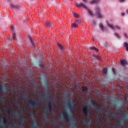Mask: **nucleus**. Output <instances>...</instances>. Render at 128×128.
<instances>
[{
	"instance_id": "aec40b11",
	"label": "nucleus",
	"mask_w": 128,
	"mask_h": 128,
	"mask_svg": "<svg viewBox=\"0 0 128 128\" xmlns=\"http://www.w3.org/2000/svg\"><path fill=\"white\" fill-rule=\"evenodd\" d=\"M46 24L48 26H51V27L54 26V24H52V23L48 21H46Z\"/></svg>"
},
{
	"instance_id": "8fccbe9b",
	"label": "nucleus",
	"mask_w": 128,
	"mask_h": 128,
	"mask_svg": "<svg viewBox=\"0 0 128 128\" xmlns=\"http://www.w3.org/2000/svg\"><path fill=\"white\" fill-rule=\"evenodd\" d=\"M30 40L32 44L34 46V42H32V38H30Z\"/></svg>"
},
{
	"instance_id": "69168bd1",
	"label": "nucleus",
	"mask_w": 128,
	"mask_h": 128,
	"mask_svg": "<svg viewBox=\"0 0 128 128\" xmlns=\"http://www.w3.org/2000/svg\"><path fill=\"white\" fill-rule=\"evenodd\" d=\"M22 104H24V100H23Z\"/></svg>"
},
{
	"instance_id": "393cba45",
	"label": "nucleus",
	"mask_w": 128,
	"mask_h": 128,
	"mask_svg": "<svg viewBox=\"0 0 128 128\" xmlns=\"http://www.w3.org/2000/svg\"><path fill=\"white\" fill-rule=\"evenodd\" d=\"M75 22L78 26V24H81L82 26V21H80V20H78L75 21Z\"/></svg>"
},
{
	"instance_id": "cd10ccee",
	"label": "nucleus",
	"mask_w": 128,
	"mask_h": 128,
	"mask_svg": "<svg viewBox=\"0 0 128 128\" xmlns=\"http://www.w3.org/2000/svg\"><path fill=\"white\" fill-rule=\"evenodd\" d=\"M73 16H74L75 18H80V14H78L77 13L73 14Z\"/></svg>"
},
{
	"instance_id": "6e6d98bb",
	"label": "nucleus",
	"mask_w": 128,
	"mask_h": 128,
	"mask_svg": "<svg viewBox=\"0 0 128 128\" xmlns=\"http://www.w3.org/2000/svg\"><path fill=\"white\" fill-rule=\"evenodd\" d=\"M119 2H124V0H119Z\"/></svg>"
},
{
	"instance_id": "f3484780",
	"label": "nucleus",
	"mask_w": 128,
	"mask_h": 128,
	"mask_svg": "<svg viewBox=\"0 0 128 128\" xmlns=\"http://www.w3.org/2000/svg\"><path fill=\"white\" fill-rule=\"evenodd\" d=\"M90 50H95V52H100V50L98 49V48H96V47L92 46V47H90Z\"/></svg>"
},
{
	"instance_id": "864d4df0",
	"label": "nucleus",
	"mask_w": 128,
	"mask_h": 128,
	"mask_svg": "<svg viewBox=\"0 0 128 128\" xmlns=\"http://www.w3.org/2000/svg\"><path fill=\"white\" fill-rule=\"evenodd\" d=\"M84 2H88V0H82Z\"/></svg>"
},
{
	"instance_id": "39448f33",
	"label": "nucleus",
	"mask_w": 128,
	"mask_h": 128,
	"mask_svg": "<svg viewBox=\"0 0 128 128\" xmlns=\"http://www.w3.org/2000/svg\"><path fill=\"white\" fill-rule=\"evenodd\" d=\"M82 112L84 114V116H86L88 118H90V107H88V106L85 105L83 106Z\"/></svg>"
},
{
	"instance_id": "49530a36",
	"label": "nucleus",
	"mask_w": 128,
	"mask_h": 128,
	"mask_svg": "<svg viewBox=\"0 0 128 128\" xmlns=\"http://www.w3.org/2000/svg\"><path fill=\"white\" fill-rule=\"evenodd\" d=\"M18 124H16V122H14V125L15 126H18Z\"/></svg>"
},
{
	"instance_id": "ea45409f",
	"label": "nucleus",
	"mask_w": 128,
	"mask_h": 128,
	"mask_svg": "<svg viewBox=\"0 0 128 128\" xmlns=\"http://www.w3.org/2000/svg\"><path fill=\"white\" fill-rule=\"evenodd\" d=\"M24 98H26V100H28V95L27 94H24Z\"/></svg>"
},
{
	"instance_id": "4d7b16f0",
	"label": "nucleus",
	"mask_w": 128,
	"mask_h": 128,
	"mask_svg": "<svg viewBox=\"0 0 128 128\" xmlns=\"http://www.w3.org/2000/svg\"><path fill=\"white\" fill-rule=\"evenodd\" d=\"M122 16H124V12L122 14Z\"/></svg>"
},
{
	"instance_id": "774afa93",
	"label": "nucleus",
	"mask_w": 128,
	"mask_h": 128,
	"mask_svg": "<svg viewBox=\"0 0 128 128\" xmlns=\"http://www.w3.org/2000/svg\"><path fill=\"white\" fill-rule=\"evenodd\" d=\"M42 16H42V15L41 17H42Z\"/></svg>"
},
{
	"instance_id": "37998d69",
	"label": "nucleus",
	"mask_w": 128,
	"mask_h": 128,
	"mask_svg": "<svg viewBox=\"0 0 128 128\" xmlns=\"http://www.w3.org/2000/svg\"><path fill=\"white\" fill-rule=\"evenodd\" d=\"M107 116L108 118V124H110V117H108V114L107 115Z\"/></svg>"
},
{
	"instance_id": "a878e982",
	"label": "nucleus",
	"mask_w": 128,
	"mask_h": 128,
	"mask_svg": "<svg viewBox=\"0 0 128 128\" xmlns=\"http://www.w3.org/2000/svg\"><path fill=\"white\" fill-rule=\"evenodd\" d=\"M32 120L34 122V124H36V117L34 116V114L32 116Z\"/></svg>"
},
{
	"instance_id": "ddd939ff",
	"label": "nucleus",
	"mask_w": 128,
	"mask_h": 128,
	"mask_svg": "<svg viewBox=\"0 0 128 128\" xmlns=\"http://www.w3.org/2000/svg\"><path fill=\"white\" fill-rule=\"evenodd\" d=\"M46 100H52V92H48L46 95Z\"/></svg>"
},
{
	"instance_id": "a211bd4d",
	"label": "nucleus",
	"mask_w": 128,
	"mask_h": 128,
	"mask_svg": "<svg viewBox=\"0 0 128 128\" xmlns=\"http://www.w3.org/2000/svg\"><path fill=\"white\" fill-rule=\"evenodd\" d=\"M112 116H115V118H120V120H122V117L119 116H118V114H116L115 112H114L113 114H112Z\"/></svg>"
},
{
	"instance_id": "603ef678",
	"label": "nucleus",
	"mask_w": 128,
	"mask_h": 128,
	"mask_svg": "<svg viewBox=\"0 0 128 128\" xmlns=\"http://www.w3.org/2000/svg\"><path fill=\"white\" fill-rule=\"evenodd\" d=\"M33 92H38V90L34 89L33 90Z\"/></svg>"
},
{
	"instance_id": "423d86ee",
	"label": "nucleus",
	"mask_w": 128,
	"mask_h": 128,
	"mask_svg": "<svg viewBox=\"0 0 128 128\" xmlns=\"http://www.w3.org/2000/svg\"><path fill=\"white\" fill-rule=\"evenodd\" d=\"M2 122H4V123H2L0 126H3V128H7L8 126V120L7 118H6L4 117H2Z\"/></svg>"
},
{
	"instance_id": "2eb2a0df",
	"label": "nucleus",
	"mask_w": 128,
	"mask_h": 128,
	"mask_svg": "<svg viewBox=\"0 0 128 128\" xmlns=\"http://www.w3.org/2000/svg\"><path fill=\"white\" fill-rule=\"evenodd\" d=\"M71 28H78V26L76 24V22H74V23L71 24Z\"/></svg>"
},
{
	"instance_id": "f8f14e48",
	"label": "nucleus",
	"mask_w": 128,
	"mask_h": 128,
	"mask_svg": "<svg viewBox=\"0 0 128 128\" xmlns=\"http://www.w3.org/2000/svg\"><path fill=\"white\" fill-rule=\"evenodd\" d=\"M63 116L64 117V119L66 122H68L70 120V117L68 116V112L66 110H64L63 112Z\"/></svg>"
},
{
	"instance_id": "2f4dec72",
	"label": "nucleus",
	"mask_w": 128,
	"mask_h": 128,
	"mask_svg": "<svg viewBox=\"0 0 128 128\" xmlns=\"http://www.w3.org/2000/svg\"><path fill=\"white\" fill-rule=\"evenodd\" d=\"M26 120H28V118H23L22 119V122H24H24H26Z\"/></svg>"
},
{
	"instance_id": "79ce46f5",
	"label": "nucleus",
	"mask_w": 128,
	"mask_h": 128,
	"mask_svg": "<svg viewBox=\"0 0 128 128\" xmlns=\"http://www.w3.org/2000/svg\"><path fill=\"white\" fill-rule=\"evenodd\" d=\"M53 122H54V124H53V126H56V120H53Z\"/></svg>"
},
{
	"instance_id": "e433bc0d",
	"label": "nucleus",
	"mask_w": 128,
	"mask_h": 128,
	"mask_svg": "<svg viewBox=\"0 0 128 128\" xmlns=\"http://www.w3.org/2000/svg\"><path fill=\"white\" fill-rule=\"evenodd\" d=\"M12 38H16V32H12Z\"/></svg>"
},
{
	"instance_id": "0e129e2a",
	"label": "nucleus",
	"mask_w": 128,
	"mask_h": 128,
	"mask_svg": "<svg viewBox=\"0 0 128 128\" xmlns=\"http://www.w3.org/2000/svg\"><path fill=\"white\" fill-rule=\"evenodd\" d=\"M9 128H12V125H10V126H9Z\"/></svg>"
},
{
	"instance_id": "7c9ffc66",
	"label": "nucleus",
	"mask_w": 128,
	"mask_h": 128,
	"mask_svg": "<svg viewBox=\"0 0 128 128\" xmlns=\"http://www.w3.org/2000/svg\"><path fill=\"white\" fill-rule=\"evenodd\" d=\"M48 104H52V99L48 100Z\"/></svg>"
},
{
	"instance_id": "f257e3e1",
	"label": "nucleus",
	"mask_w": 128,
	"mask_h": 128,
	"mask_svg": "<svg viewBox=\"0 0 128 128\" xmlns=\"http://www.w3.org/2000/svg\"><path fill=\"white\" fill-rule=\"evenodd\" d=\"M66 104L68 107V109L69 110L70 112V116L72 117L73 118L71 120V122L72 124H74V127L76 128H78L76 127V118L74 116L72 115V110H75L76 108V104L74 103V101L72 100V99H69L66 100Z\"/></svg>"
},
{
	"instance_id": "f03ea898",
	"label": "nucleus",
	"mask_w": 128,
	"mask_h": 128,
	"mask_svg": "<svg viewBox=\"0 0 128 128\" xmlns=\"http://www.w3.org/2000/svg\"><path fill=\"white\" fill-rule=\"evenodd\" d=\"M90 104L92 108H96V110H98V112H102V110H104V108H98L100 104L96 101V100H90Z\"/></svg>"
},
{
	"instance_id": "473e14b6",
	"label": "nucleus",
	"mask_w": 128,
	"mask_h": 128,
	"mask_svg": "<svg viewBox=\"0 0 128 128\" xmlns=\"http://www.w3.org/2000/svg\"><path fill=\"white\" fill-rule=\"evenodd\" d=\"M85 90H88V87L82 86V91L85 92Z\"/></svg>"
},
{
	"instance_id": "de8ad7c7",
	"label": "nucleus",
	"mask_w": 128,
	"mask_h": 128,
	"mask_svg": "<svg viewBox=\"0 0 128 128\" xmlns=\"http://www.w3.org/2000/svg\"><path fill=\"white\" fill-rule=\"evenodd\" d=\"M124 36H125V38H128V34H126V33H124Z\"/></svg>"
},
{
	"instance_id": "338daca9",
	"label": "nucleus",
	"mask_w": 128,
	"mask_h": 128,
	"mask_svg": "<svg viewBox=\"0 0 128 128\" xmlns=\"http://www.w3.org/2000/svg\"><path fill=\"white\" fill-rule=\"evenodd\" d=\"M110 125L112 126V124H110Z\"/></svg>"
},
{
	"instance_id": "dca6fc26",
	"label": "nucleus",
	"mask_w": 128,
	"mask_h": 128,
	"mask_svg": "<svg viewBox=\"0 0 128 128\" xmlns=\"http://www.w3.org/2000/svg\"><path fill=\"white\" fill-rule=\"evenodd\" d=\"M4 108L6 114H7V116H10V114H12V112H10V110H8L6 107H5Z\"/></svg>"
},
{
	"instance_id": "9d476101",
	"label": "nucleus",
	"mask_w": 128,
	"mask_h": 128,
	"mask_svg": "<svg viewBox=\"0 0 128 128\" xmlns=\"http://www.w3.org/2000/svg\"><path fill=\"white\" fill-rule=\"evenodd\" d=\"M48 108L46 110V111L48 110V112H54V114H56V112L52 108V104H48Z\"/></svg>"
},
{
	"instance_id": "680f3d73",
	"label": "nucleus",
	"mask_w": 128,
	"mask_h": 128,
	"mask_svg": "<svg viewBox=\"0 0 128 128\" xmlns=\"http://www.w3.org/2000/svg\"><path fill=\"white\" fill-rule=\"evenodd\" d=\"M44 98H41V100H40V102H42V100H44Z\"/></svg>"
},
{
	"instance_id": "6ab92c4d",
	"label": "nucleus",
	"mask_w": 128,
	"mask_h": 128,
	"mask_svg": "<svg viewBox=\"0 0 128 128\" xmlns=\"http://www.w3.org/2000/svg\"><path fill=\"white\" fill-rule=\"evenodd\" d=\"M14 114L16 116V118H18L20 116V113H18L17 111L14 112Z\"/></svg>"
},
{
	"instance_id": "412c9836",
	"label": "nucleus",
	"mask_w": 128,
	"mask_h": 128,
	"mask_svg": "<svg viewBox=\"0 0 128 128\" xmlns=\"http://www.w3.org/2000/svg\"><path fill=\"white\" fill-rule=\"evenodd\" d=\"M100 28L102 32H104V30H106V28L104 26V25H102V24H100Z\"/></svg>"
},
{
	"instance_id": "052dcab7",
	"label": "nucleus",
	"mask_w": 128,
	"mask_h": 128,
	"mask_svg": "<svg viewBox=\"0 0 128 128\" xmlns=\"http://www.w3.org/2000/svg\"><path fill=\"white\" fill-rule=\"evenodd\" d=\"M122 126H124V122H122Z\"/></svg>"
},
{
	"instance_id": "e2e57ef3",
	"label": "nucleus",
	"mask_w": 128,
	"mask_h": 128,
	"mask_svg": "<svg viewBox=\"0 0 128 128\" xmlns=\"http://www.w3.org/2000/svg\"><path fill=\"white\" fill-rule=\"evenodd\" d=\"M54 102H56V104H58V102H56V100H54Z\"/></svg>"
},
{
	"instance_id": "13d9d810",
	"label": "nucleus",
	"mask_w": 128,
	"mask_h": 128,
	"mask_svg": "<svg viewBox=\"0 0 128 128\" xmlns=\"http://www.w3.org/2000/svg\"><path fill=\"white\" fill-rule=\"evenodd\" d=\"M0 112H2V108L0 107Z\"/></svg>"
},
{
	"instance_id": "09e8293b",
	"label": "nucleus",
	"mask_w": 128,
	"mask_h": 128,
	"mask_svg": "<svg viewBox=\"0 0 128 128\" xmlns=\"http://www.w3.org/2000/svg\"><path fill=\"white\" fill-rule=\"evenodd\" d=\"M84 124H88V122L86 121V119H84Z\"/></svg>"
},
{
	"instance_id": "c03bdc74",
	"label": "nucleus",
	"mask_w": 128,
	"mask_h": 128,
	"mask_svg": "<svg viewBox=\"0 0 128 128\" xmlns=\"http://www.w3.org/2000/svg\"><path fill=\"white\" fill-rule=\"evenodd\" d=\"M18 106H19V108H20V110H22V107H20V103H19V102H18Z\"/></svg>"
},
{
	"instance_id": "5701e85b",
	"label": "nucleus",
	"mask_w": 128,
	"mask_h": 128,
	"mask_svg": "<svg viewBox=\"0 0 128 128\" xmlns=\"http://www.w3.org/2000/svg\"><path fill=\"white\" fill-rule=\"evenodd\" d=\"M4 98L6 97H1L0 98V102H2V104H6V102L4 101Z\"/></svg>"
},
{
	"instance_id": "7ed1b4c3",
	"label": "nucleus",
	"mask_w": 128,
	"mask_h": 128,
	"mask_svg": "<svg viewBox=\"0 0 128 128\" xmlns=\"http://www.w3.org/2000/svg\"><path fill=\"white\" fill-rule=\"evenodd\" d=\"M76 6H78V8H84L86 10H88V14L90 16H94L92 11L90 10L88 8V6H86L82 2H81L80 4H77Z\"/></svg>"
},
{
	"instance_id": "bf43d9fd",
	"label": "nucleus",
	"mask_w": 128,
	"mask_h": 128,
	"mask_svg": "<svg viewBox=\"0 0 128 128\" xmlns=\"http://www.w3.org/2000/svg\"><path fill=\"white\" fill-rule=\"evenodd\" d=\"M59 128H64V126H60Z\"/></svg>"
},
{
	"instance_id": "c756f323",
	"label": "nucleus",
	"mask_w": 128,
	"mask_h": 128,
	"mask_svg": "<svg viewBox=\"0 0 128 128\" xmlns=\"http://www.w3.org/2000/svg\"><path fill=\"white\" fill-rule=\"evenodd\" d=\"M58 46H59L60 50H64V47H62V46L60 45V44H58Z\"/></svg>"
},
{
	"instance_id": "4468645a",
	"label": "nucleus",
	"mask_w": 128,
	"mask_h": 128,
	"mask_svg": "<svg viewBox=\"0 0 128 128\" xmlns=\"http://www.w3.org/2000/svg\"><path fill=\"white\" fill-rule=\"evenodd\" d=\"M120 64L121 66H127L128 64V61L126 60H120Z\"/></svg>"
},
{
	"instance_id": "5fc2aeb1",
	"label": "nucleus",
	"mask_w": 128,
	"mask_h": 128,
	"mask_svg": "<svg viewBox=\"0 0 128 128\" xmlns=\"http://www.w3.org/2000/svg\"><path fill=\"white\" fill-rule=\"evenodd\" d=\"M98 120H100V115H98Z\"/></svg>"
},
{
	"instance_id": "58836bf2",
	"label": "nucleus",
	"mask_w": 128,
	"mask_h": 128,
	"mask_svg": "<svg viewBox=\"0 0 128 128\" xmlns=\"http://www.w3.org/2000/svg\"><path fill=\"white\" fill-rule=\"evenodd\" d=\"M11 30L12 32H16L14 31V26H12Z\"/></svg>"
},
{
	"instance_id": "20e7f679",
	"label": "nucleus",
	"mask_w": 128,
	"mask_h": 128,
	"mask_svg": "<svg viewBox=\"0 0 128 128\" xmlns=\"http://www.w3.org/2000/svg\"><path fill=\"white\" fill-rule=\"evenodd\" d=\"M28 104L32 108L38 106V102H36L35 98L34 99H31L30 100H28Z\"/></svg>"
},
{
	"instance_id": "a18cd8bd",
	"label": "nucleus",
	"mask_w": 128,
	"mask_h": 128,
	"mask_svg": "<svg viewBox=\"0 0 128 128\" xmlns=\"http://www.w3.org/2000/svg\"><path fill=\"white\" fill-rule=\"evenodd\" d=\"M44 118H45V120L46 119V118H48V116H46V114H44Z\"/></svg>"
},
{
	"instance_id": "f704fd0d",
	"label": "nucleus",
	"mask_w": 128,
	"mask_h": 128,
	"mask_svg": "<svg viewBox=\"0 0 128 128\" xmlns=\"http://www.w3.org/2000/svg\"><path fill=\"white\" fill-rule=\"evenodd\" d=\"M115 36L118 38H120V36L118 34V33H115Z\"/></svg>"
},
{
	"instance_id": "72a5a7b5",
	"label": "nucleus",
	"mask_w": 128,
	"mask_h": 128,
	"mask_svg": "<svg viewBox=\"0 0 128 128\" xmlns=\"http://www.w3.org/2000/svg\"><path fill=\"white\" fill-rule=\"evenodd\" d=\"M46 122H50V118H48V117H46V119H45Z\"/></svg>"
},
{
	"instance_id": "bb28decb",
	"label": "nucleus",
	"mask_w": 128,
	"mask_h": 128,
	"mask_svg": "<svg viewBox=\"0 0 128 128\" xmlns=\"http://www.w3.org/2000/svg\"><path fill=\"white\" fill-rule=\"evenodd\" d=\"M100 2V0H93L91 2V4H96L97 2Z\"/></svg>"
},
{
	"instance_id": "a19ab883",
	"label": "nucleus",
	"mask_w": 128,
	"mask_h": 128,
	"mask_svg": "<svg viewBox=\"0 0 128 128\" xmlns=\"http://www.w3.org/2000/svg\"><path fill=\"white\" fill-rule=\"evenodd\" d=\"M112 70L113 74H116V69H114V68H112Z\"/></svg>"
},
{
	"instance_id": "0eeeda50",
	"label": "nucleus",
	"mask_w": 128,
	"mask_h": 128,
	"mask_svg": "<svg viewBox=\"0 0 128 128\" xmlns=\"http://www.w3.org/2000/svg\"><path fill=\"white\" fill-rule=\"evenodd\" d=\"M8 88H4L2 85H0V92H2L4 94H6V96H8Z\"/></svg>"
},
{
	"instance_id": "3c124183",
	"label": "nucleus",
	"mask_w": 128,
	"mask_h": 128,
	"mask_svg": "<svg viewBox=\"0 0 128 128\" xmlns=\"http://www.w3.org/2000/svg\"><path fill=\"white\" fill-rule=\"evenodd\" d=\"M19 100H20V98H18L16 99L15 100H16V102H18Z\"/></svg>"
},
{
	"instance_id": "b1692460",
	"label": "nucleus",
	"mask_w": 128,
	"mask_h": 128,
	"mask_svg": "<svg viewBox=\"0 0 128 128\" xmlns=\"http://www.w3.org/2000/svg\"><path fill=\"white\" fill-rule=\"evenodd\" d=\"M124 46L126 48V50L128 52V43L126 42H124Z\"/></svg>"
},
{
	"instance_id": "6e6552de",
	"label": "nucleus",
	"mask_w": 128,
	"mask_h": 128,
	"mask_svg": "<svg viewBox=\"0 0 128 128\" xmlns=\"http://www.w3.org/2000/svg\"><path fill=\"white\" fill-rule=\"evenodd\" d=\"M108 26L109 28H110L112 30H120V26H112V24H108Z\"/></svg>"
},
{
	"instance_id": "c85d7f7f",
	"label": "nucleus",
	"mask_w": 128,
	"mask_h": 128,
	"mask_svg": "<svg viewBox=\"0 0 128 128\" xmlns=\"http://www.w3.org/2000/svg\"><path fill=\"white\" fill-rule=\"evenodd\" d=\"M18 128H26L24 126V124H18Z\"/></svg>"
},
{
	"instance_id": "4c0bfd02",
	"label": "nucleus",
	"mask_w": 128,
	"mask_h": 128,
	"mask_svg": "<svg viewBox=\"0 0 128 128\" xmlns=\"http://www.w3.org/2000/svg\"><path fill=\"white\" fill-rule=\"evenodd\" d=\"M34 88H40V86L38 84H34Z\"/></svg>"
},
{
	"instance_id": "c9c22d12",
	"label": "nucleus",
	"mask_w": 128,
	"mask_h": 128,
	"mask_svg": "<svg viewBox=\"0 0 128 128\" xmlns=\"http://www.w3.org/2000/svg\"><path fill=\"white\" fill-rule=\"evenodd\" d=\"M34 126V127L33 128H40L38 126V124L36 122V124Z\"/></svg>"
},
{
	"instance_id": "1a4fd4ad",
	"label": "nucleus",
	"mask_w": 128,
	"mask_h": 128,
	"mask_svg": "<svg viewBox=\"0 0 128 128\" xmlns=\"http://www.w3.org/2000/svg\"><path fill=\"white\" fill-rule=\"evenodd\" d=\"M11 8H12V10H20V6L12 4Z\"/></svg>"
},
{
	"instance_id": "9b49d317",
	"label": "nucleus",
	"mask_w": 128,
	"mask_h": 128,
	"mask_svg": "<svg viewBox=\"0 0 128 128\" xmlns=\"http://www.w3.org/2000/svg\"><path fill=\"white\" fill-rule=\"evenodd\" d=\"M96 13L97 18H102V14H100V10L99 8H97Z\"/></svg>"
},
{
	"instance_id": "4be33fe9",
	"label": "nucleus",
	"mask_w": 128,
	"mask_h": 128,
	"mask_svg": "<svg viewBox=\"0 0 128 128\" xmlns=\"http://www.w3.org/2000/svg\"><path fill=\"white\" fill-rule=\"evenodd\" d=\"M107 72H108V68H104L102 70V74H106Z\"/></svg>"
}]
</instances>
